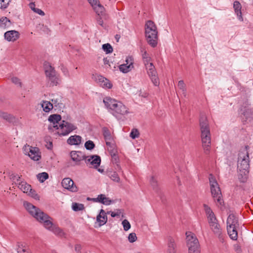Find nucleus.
Returning a JSON list of instances; mask_svg holds the SVG:
<instances>
[{"label":"nucleus","mask_w":253,"mask_h":253,"mask_svg":"<svg viewBox=\"0 0 253 253\" xmlns=\"http://www.w3.org/2000/svg\"><path fill=\"white\" fill-rule=\"evenodd\" d=\"M24 206L29 213L38 221L42 223L43 226L46 229L52 232L57 236L61 237L64 235V232L62 229L53 224L51 221V217L47 214L43 212L38 208L27 202H24Z\"/></svg>","instance_id":"obj_1"},{"label":"nucleus","mask_w":253,"mask_h":253,"mask_svg":"<svg viewBox=\"0 0 253 253\" xmlns=\"http://www.w3.org/2000/svg\"><path fill=\"white\" fill-rule=\"evenodd\" d=\"M248 146L242 148L238 154V177L241 182H245L248 178L249 172L250 161Z\"/></svg>","instance_id":"obj_2"},{"label":"nucleus","mask_w":253,"mask_h":253,"mask_svg":"<svg viewBox=\"0 0 253 253\" xmlns=\"http://www.w3.org/2000/svg\"><path fill=\"white\" fill-rule=\"evenodd\" d=\"M199 123L204 152L206 155H209L211 152V134L209 124L205 115H201Z\"/></svg>","instance_id":"obj_3"},{"label":"nucleus","mask_w":253,"mask_h":253,"mask_svg":"<svg viewBox=\"0 0 253 253\" xmlns=\"http://www.w3.org/2000/svg\"><path fill=\"white\" fill-rule=\"evenodd\" d=\"M145 37L147 42L152 47H155L158 43V31L154 22L151 20L146 22L145 25Z\"/></svg>","instance_id":"obj_4"},{"label":"nucleus","mask_w":253,"mask_h":253,"mask_svg":"<svg viewBox=\"0 0 253 253\" xmlns=\"http://www.w3.org/2000/svg\"><path fill=\"white\" fill-rule=\"evenodd\" d=\"M211 191L212 198L217 206H222L223 201L219 185L212 174L209 176Z\"/></svg>","instance_id":"obj_5"},{"label":"nucleus","mask_w":253,"mask_h":253,"mask_svg":"<svg viewBox=\"0 0 253 253\" xmlns=\"http://www.w3.org/2000/svg\"><path fill=\"white\" fill-rule=\"evenodd\" d=\"M186 235L188 253H200V244L195 235L191 232H187Z\"/></svg>","instance_id":"obj_6"},{"label":"nucleus","mask_w":253,"mask_h":253,"mask_svg":"<svg viewBox=\"0 0 253 253\" xmlns=\"http://www.w3.org/2000/svg\"><path fill=\"white\" fill-rule=\"evenodd\" d=\"M59 127L61 129V130L58 132L60 136H66L77 128L75 125L65 121H62Z\"/></svg>","instance_id":"obj_7"},{"label":"nucleus","mask_w":253,"mask_h":253,"mask_svg":"<svg viewBox=\"0 0 253 253\" xmlns=\"http://www.w3.org/2000/svg\"><path fill=\"white\" fill-rule=\"evenodd\" d=\"M111 113L116 118H119L121 116L128 114L129 111L126 107L119 101L111 112Z\"/></svg>","instance_id":"obj_8"},{"label":"nucleus","mask_w":253,"mask_h":253,"mask_svg":"<svg viewBox=\"0 0 253 253\" xmlns=\"http://www.w3.org/2000/svg\"><path fill=\"white\" fill-rule=\"evenodd\" d=\"M146 66L147 70V73L151 79L154 84L157 86L159 84V80L157 76V72L152 63L148 64Z\"/></svg>","instance_id":"obj_9"},{"label":"nucleus","mask_w":253,"mask_h":253,"mask_svg":"<svg viewBox=\"0 0 253 253\" xmlns=\"http://www.w3.org/2000/svg\"><path fill=\"white\" fill-rule=\"evenodd\" d=\"M101 158L98 155H92L86 156L85 160V163L89 167L92 166L93 168L96 169L100 165Z\"/></svg>","instance_id":"obj_10"},{"label":"nucleus","mask_w":253,"mask_h":253,"mask_svg":"<svg viewBox=\"0 0 253 253\" xmlns=\"http://www.w3.org/2000/svg\"><path fill=\"white\" fill-rule=\"evenodd\" d=\"M62 186L70 191L76 192L78 191L77 187L74 185V181L69 177L64 178L61 182Z\"/></svg>","instance_id":"obj_11"},{"label":"nucleus","mask_w":253,"mask_h":253,"mask_svg":"<svg viewBox=\"0 0 253 253\" xmlns=\"http://www.w3.org/2000/svg\"><path fill=\"white\" fill-rule=\"evenodd\" d=\"M95 80L103 88H111L112 87V84L107 79L101 75L96 76L95 77Z\"/></svg>","instance_id":"obj_12"},{"label":"nucleus","mask_w":253,"mask_h":253,"mask_svg":"<svg viewBox=\"0 0 253 253\" xmlns=\"http://www.w3.org/2000/svg\"><path fill=\"white\" fill-rule=\"evenodd\" d=\"M119 101L110 97H106L103 99V103L105 107L111 113L114 108L117 105Z\"/></svg>","instance_id":"obj_13"},{"label":"nucleus","mask_w":253,"mask_h":253,"mask_svg":"<svg viewBox=\"0 0 253 253\" xmlns=\"http://www.w3.org/2000/svg\"><path fill=\"white\" fill-rule=\"evenodd\" d=\"M19 33L15 30H11L6 32L4 34L5 40L8 42H14L19 38Z\"/></svg>","instance_id":"obj_14"},{"label":"nucleus","mask_w":253,"mask_h":253,"mask_svg":"<svg viewBox=\"0 0 253 253\" xmlns=\"http://www.w3.org/2000/svg\"><path fill=\"white\" fill-rule=\"evenodd\" d=\"M43 67L46 79L58 74L54 68L49 63L47 62H44Z\"/></svg>","instance_id":"obj_15"},{"label":"nucleus","mask_w":253,"mask_h":253,"mask_svg":"<svg viewBox=\"0 0 253 253\" xmlns=\"http://www.w3.org/2000/svg\"><path fill=\"white\" fill-rule=\"evenodd\" d=\"M0 117L9 123H12L14 125H17L18 123V119L17 118L7 113L0 111Z\"/></svg>","instance_id":"obj_16"},{"label":"nucleus","mask_w":253,"mask_h":253,"mask_svg":"<svg viewBox=\"0 0 253 253\" xmlns=\"http://www.w3.org/2000/svg\"><path fill=\"white\" fill-rule=\"evenodd\" d=\"M71 157L73 161L79 162L82 160L85 161L86 156L81 151H72Z\"/></svg>","instance_id":"obj_17"},{"label":"nucleus","mask_w":253,"mask_h":253,"mask_svg":"<svg viewBox=\"0 0 253 253\" xmlns=\"http://www.w3.org/2000/svg\"><path fill=\"white\" fill-rule=\"evenodd\" d=\"M107 212L103 209L100 211L99 214L96 217V220L99 223V226L104 225L107 221Z\"/></svg>","instance_id":"obj_18"},{"label":"nucleus","mask_w":253,"mask_h":253,"mask_svg":"<svg viewBox=\"0 0 253 253\" xmlns=\"http://www.w3.org/2000/svg\"><path fill=\"white\" fill-rule=\"evenodd\" d=\"M166 253H177V246L175 240L171 237L169 238Z\"/></svg>","instance_id":"obj_19"},{"label":"nucleus","mask_w":253,"mask_h":253,"mask_svg":"<svg viewBox=\"0 0 253 253\" xmlns=\"http://www.w3.org/2000/svg\"><path fill=\"white\" fill-rule=\"evenodd\" d=\"M233 226V227H239L238 219L236 216L231 213L229 215L227 219V226Z\"/></svg>","instance_id":"obj_20"},{"label":"nucleus","mask_w":253,"mask_h":253,"mask_svg":"<svg viewBox=\"0 0 253 253\" xmlns=\"http://www.w3.org/2000/svg\"><path fill=\"white\" fill-rule=\"evenodd\" d=\"M31 150L29 154H28V156L32 160L35 161H39L41 158L39 149L38 147H35Z\"/></svg>","instance_id":"obj_21"},{"label":"nucleus","mask_w":253,"mask_h":253,"mask_svg":"<svg viewBox=\"0 0 253 253\" xmlns=\"http://www.w3.org/2000/svg\"><path fill=\"white\" fill-rule=\"evenodd\" d=\"M61 120V116L58 114H53L49 116L48 120L53 125V127L56 129H59V127L58 126L57 124Z\"/></svg>","instance_id":"obj_22"},{"label":"nucleus","mask_w":253,"mask_h":253,"mask_svg":"<svg viewBox=\"0 0 253 253\" xmlns=\"http://www.w3.org/2000/svg\"><path fill=\"white\" fill-rule=\"evenodd\" d=\"M82 138L80 135L71 136L67 139V143L71 145H78L81 143Z\"/></svg>","instance_id":"obj_23"},{"label":"nucleus","mask_w":253,"mask_h":253,"mask_svg":"<svg viewBox=\"0 0 253 253\" xmlns=\"http://www.w3.org/2000/svg\"><path fill=\"white\" fill-rule=\"evenodd\" d=\"M62 97L59 95L54 97L51 99V103L53 107L54 106L57 109H61L63 107V104L62 102Z\"/></svg>","instance_id":"obj_24"},{"label":"nucleus","mask_w":253,"mask_h":253,"mask_svg":"<svg viewBox=\"0 0 253 253\" xmlns=\"http://www.w3.org/2000/svg\"><path fill=\"white\" fill-rule=\"evenodd\" d=\"M237 228L238 227H233V226H227V230L228 232V234L229 235L230 238L233 240H236L238 237V232L237 231Z\"/></svg>","instance_id":"obj_25"},{"label":"nucleus","mask_w":253,"mask_h":253,"mask_svg":"<svg viewBox=\"0 0 253 253\" xmlns=\"http://www.w3.org/2000/svg\"><path fill=\"white\" fill-rule=\"evenodd\" d=\"M211 229L215 234L218 236L219 238L221 237V229L219 224L217 221L210 224Z\"/></svg>","instance_id":"obj_26"},{"label":"nucleus","mask_w":253,"mask_h":253,"mask_svg":"<svg viewBox=\"0 0 253 253\" xmlns=\"http://www.w3.org/2000/svg\"><path fill=\"white\" fill-rule=\"evenodd\" d=\"M47 81L50 86H52L57 85V84H59L60 82H61L59 75L58 74H56L53 76L47 78Z\"/></svg>","instance_id":"obj_27"},{"label":"nucleus","mask_w":253,"mask_h":253,"mask_svg":"<svg viewBox=\"0 0 253 253\" xmlns=\"http://www.w3.org/2000/svg\"><path fill=\"white\" fill-rule=\"evenodd\" d=\"M233 7L234 8L235 12L238 16V19L241 21H243V18L242 17L241 12L242 7L240 3L238 1H234L233 4Z\"/></svg>","instance_id":"obj_28"},{"label":"nucleus","mask_w":253,"mask_h":253,"mask_svg":"<svg viewBox=\"0 0 253 253\" xmlns=\"http://www.w3.org/2000/svg\"><path fill=\"white\" fill-rule=\"evenodd\" d=\"M250 105V104L249 103L248 101H246L244 102L241 107V111L242 114L246 116V117H248V114L252 112V110L249 108V106Z\"/></svg>","instance_id":"obj_29"},{"label":"nucleus","mask_w":253,"mask_h":253,"mask_svg":"<svg viewBox=\"0 0 253 253\" xmlns=\"http://www.w3.org/2000/svg\"><path fill=\"white\" fill-rule=\"evenodd\" d=\"M16 184L18 185V187L24 193H28L29 189H30V188L31 187L30 185L27 184L24 181L19 182L16 183Z\"/></svg>","instance_id":"obj_30"},{"label":"nucleus","mask_w":253,"mask_h":253,"mask_svg":"<svg viewBox=\"0 0 253 253\" xmlns=\"http://www.w3.org/2000/svg\"><path fill=\"white\" fill-rule=\"evenodd\" d=\"M41 107L45 112H49L53 108L51 102L48 101H42L41 103Z\"/></svg>","instance_id":"obj_31"},{"label":"nucleus","mask_w":253,"mask_h":253,"mask_svg":"<svg viewBox=\"0 0 253 253\" xmlns=\"http://www.w3.org/2000/svg\"><path fill=\"white\" fill-rule=\"evenodd\" d=\"M10 20L6 17H2L0 18V27L5 28L11 25Z\"/></svg>","instance_id":"obj_32"},{"label":"nucleus","mask_w":253,"mask_h":253,"mask_svg":"<svg viewBox=\"0 0 253 253\" xmlns=\"http://www.w3.org/2000/svg\"><path fill=\"white\" fill-rule=\"evenodd\" d=\"M150 183L153 189L156 192L159 191V187L157 178L154 175H152L150 179Z\"/></svg>","instance_id":"obj_33"},{"label":"nucleus","mask_w":253,"mask_h":253,"mask_svg":"<svg viewBox=\"0 0 253 253\" xmlns=\"http://www.w3.org/2000/svg\"><path fill=\"white\" fill-rule=\"evenodd\" d=\"M133 68V65H126L125 64H122L120 65L119 66V69L120 71L124 73H126L130 71L131 70V69Z\"/></svg>","instance_id":"obj_34"},{"label":"nucleus","mask_w":253,"mask_h":253,"mask_svg":"<svg viewBox=\"0 0 253 253\" xmlns=\"http://www.w3.org/2000/svg\"><path fill=\"white\" fill-rule=\"evenodd\" d=\"M93 9L98 15H102L104 11V7L99 2L93 7Z\"/></svg>","instance_id":"obj_35"},{"label":"nucleus","mask_w":253,"mask_h":253,"mask_svg":"<svg viewBox=\"0 0 253 253\" xmlns=\"http://www.w3.org/2000/svg\"><path fill=\"white\" fill-rule=\"evenodd\" d=\"M17 252L18 253H30L27 247L19 243H18Z\"/></svg>","instance_id":"obj_36"},{"label":"nucleus","mask_w":253,"mask_h":253,"mask_svg":"<svg viewBox=\"0 0 253 253\" xmlns=\"http://www.w3.org/2000/svg\"><path fill=\"white\" fill-rule=\"evenodd\" d=\"M142 59L145 64L146 66L148 64L151 63V58L147 53L146 51H144L142 53Z\"/></svg>","instance_id":"obj_37"},{"label":"nucleus","mask_w":253,"mask_h":253,"mask_svg":"<svg viewBox=\"0 0 253 253\" xmlns=\"http://www.w3.org/2000/svg\"><path fill=\"white\" fill-rule=\"evenodd\" d=\"M37 178L41 182H43L45 180L48 179V174L45 172L40 173L37 175Z\"/></svg>","instance_id":"obj_38"},{"label":"nucleus","mask_w":253,"mask_h":253,"mask_svg":"<svg viewBox=\"0 0 253 253\" xmlns=\"http://www.w3.org/2000/svg\"><path fill=\"white\" fill-rule=\"evenodd\" d=\"M84 208V205L82 204L73 203L72 204V209L75 211H82Z\"/></svg>","instance_id":"obj_39"},{"label":"nucleus","mask_w":253,"mask_h":253,"mask_svg":"<svg viewBox=\"0 0 253 253\" xmlns=\"http://www.w3.org/2000/svg\"><path fill=\"white\" fill-rule=\"evenodd\" d=\"M103 136H104L105 140H112V136H111V133H110V131H109V130L108 128L104 127V128H103Z\"/></svg>","instance_id":"obj_40"},{"label":"nucleus","mask_w":253,"mask_h":253,"mask_svg":"<svg viewBox=\"0 0 253 253\" xmlns=\"http://www.w3.org/2000/svg\"><path fill=\"white\" fill-rule=\"evenodd\" d=\"M102 49L106 52L108 54L113 52V47L110 43H105L102 45Z\"/></svg>","instance_id":"obj_41"},{"label":"nucleus","mask_w":253,"mask_h":253,"mask_svg":"<svg viewBox=\"0 0 253 253\" xmlns=\"http://www.w3.org/2000/svg\"><path fill=\"white\" fill-rule=\"evenodd\" d=\"M11 0H0V8L6 9L9 5Z\"/></svg>","instance_id":"obj_42"},{"label":"nucleus","mask_w":253,"mask_h":253,"mask_svg":"<svg viewBox=\"0 0 253 253\" xmlns=\"http://www.w3.org/2000/svg\"><path fill=\"white\" fill-rule=\"evenodd\" d=\"M84 147L88 150H91L95 147L94 142L91 140H88L85 142Z\"/></svg>","instance_id":"obj_43"},{"label":"nucleus","mask_w":253,"mask_h":253,"mask_svg":"<svg viewBox=\"0 0 253 253\" xmlns=\"http://www.w3.org/2000/svg\"><path fill=\"white\" fill-rule=\"evenodd\" d=\"M139 136V132L137 129L133 128L130 133V137L132 139H135L138 138Z\"/></svg>","instance_id":"obj_44"},{"label":"nucleus","mask_w":253,"mask_h":253,"mask_svg":"<svg viewBox=\"0 0 253 253\" xmlns=\"http://www.w3.org/2000/svg\"><path fill=\"white\" fill-rule=\"evenodd\" d=\"M105 195L104 194H100L96 198H92L91 200L94 202H99L102 204V202L104 200Z\"/></svg>","instance_id":"obj_45"},{"label":"nucleus","mask_w":253,"mask_h":253,"mask_svg":"<svg viewBox=\"0 0 253 253\" xmlns=\"http://www.w3.org/2000/svg\"><path fill=\"white\" fill-rule=\"evenodd\" d=\"M178 86L182 91L184 96L186 95V88L184 82L183 81H179L178 83Z\"/></svg>","instance_id":"obj_46"},{"label":"nucleus","mask_w":253,"mask_h":253,"mask_svg":"<svg viewBox=\"0 0 253 253\" xmlns=\"http://www.w3.org/2000/svg\"><path fill=\"white\" fill-rule=\"evenodd\" d=\"M122 225L125 231L128 230L131 227L130 223L126 219H125L122 221Z\"/></svg>","instance_id":"obj_47"},{"label":"nucleus","mask_w":253,"mask_h":253,"mask_svg":"<svg viewBox=\"0 0 253 253\" xmlns=\"http://www.w3.org/2000/svg\"><path fill=\"white\" fill-rule=\"evenodd\" d=\"M208 222L210 224L213 223V222L217 221V220L215 216L214 213L207 216Z\"/></svg>","instance_id":"obj_48"},{"label":"nucleus","mask_w":253,"mask_h":253,"mask_svg":"<svg viewBox=\"0 0 253 253\" xmlns=\"http://www.w3.org/2000/svg\"><path fill=\"white\" fill-rule=\"evenodd\" d=\"M28 194L31 196L32 197L34 198L36 200H39L40 197L36 193L35 191L32 189L31 187L30 189L29 190Z\"/></svg>","instance_id":"obj_49"},{"label":"nucleus","mask_w":253,"mask_h":253,"mask_svg":"<svg viewBox=\"0 0 253 253\" xmlns=\"http://www.w3.org/2000/svg\"><path fill=\"white\" fill-rule=\"evenodd\" d=\"M128 239L130 243L134 242L137 239L136 234L135 233H130L128 236Z\"/></svg>","instance_id":"obj_50"},{"label":"nucleus","mask_w":253,"mask_h":253,"mask_svg":"<svg viewBox=\"0 0 253 253\" xmlns=\"http://www.w3.org/2000/svg\"><path fill=\"white\" fill-rule=\"evenodd\" d=\"M122 211L121 210H120V209H117L116 212H113V211H108L107 212V214H110V213L112 217H115L116 216L120 215V214L122 213Z\"/></svg>","instance_id":"obj_51"},{"label":"nucleus","mask_w":253,"mask_h":253,"mask_svg":"<svg viewBox=\"0 0 253 253\" xmlns=\"http://www.w3.org/2000/svg\"><path fill=\"white\" fill-rule=\"evenodd\" d=\"M110 178L113 181L117 182H119L120 180L119 175L116 172H114L113 173L111 174Z\"/></svg>","instance_id":"obj_52"},{"label":"nucleus","mask_w":253,"mask_h":253,"mask_svg":"<svg viewBox=\"0 0 253 253\" xmlns=\"http://www.w3.org/2000/svg\"><path fill=\"white\" fill-rule=\"evenodd\" d=\"M204 208L207 216L213 213L211 208L206 204H204Z\"/></svg>","instance_id":"obj_53"},{"label":"nucleus","mask_w":253,"mask_h":253,"mask_svg":"<svg viewBox=\"0 0 253 253\" xmlns=\"http://www.w3.org/2000/svg\"><path fill=\"white\" fill-rule=\"evenodd\" d=\"M33 148V147L30 146L29 145H25L23 148L24 153L26 155H28V154L32 151L31 150Z\"/></svg>","instance_id":"obj_54"},{"label":"nucleus","mask_w":253,"mask_h":253,"mask_svg":"<svg viewBox=\"0 0 253 253\" xmlns=\"http://www.w3.org/2000/svg\"><path fill=\"white\" fill-rule=\"evenodd\" d=\"M11 80L13 84H14L16 85H18L20 87H21L22 83H21L20 79H19L18 78L12 77Z\"/></svg>","instance_id":"obj_55"},{"label":"nucleus","mask_w":253,"mask_h":253,"mask_svg":"<svg viewBox=\"0 0 253 253\" xmlns=\"http://www.w3.org/2000/svg\"><path fill=\"white\" fill-rule=\"evenodd\" d=\"M234 249L236 253H242V252L241 246L238 244H236L234 245Z\"/></svg>","instance_id":"obj_56"},{"label":"nucleus","mask_w":253,"mask_h":253,"mask_svg":"<svg viewBox=\"0 0 253 253\" xmlns=\"http://www.w3.org/2000/svg\"><path fill=\"white\" fill-rule=\"evenodd\" d=\"M113 201H112L109 198H107L105 196V197L104 198V200L102 202V204L108 206L111 205Z\"/></svg>","instance_id":"obj_57"},{"label":"nucleus","mask_w":253,"mask_h":253,"mask_svg":"<svg viewBox=\"0 0 253 253\" xmlns=\"http://www.w3.org/2000/svg\"><path fill=\"white\" fill-rule=\"evenodd\" d=\"M11 178L13 180H15V184H16V183H18L19 182H20V176L17 174L16 175H11Z\"/></svg>","instance_id":"obj_58"},{"label":"nucleus","mask_w":253,"mask_h":253,"mask_svg":"<svg viewBox=\"0 0 253 253\" xmlns=\"http://www.w3.org/2000/svg\"><path fill=\"white\" fill-rule=\"evenodd\" d=\"M126 63L125 64L126 65H133V59L131 57H127L126 59Z\"/></svg>","instance_id":"obj_59"},{"label":"nucleus","mask_w":253,"mask_h":253,"mask_svg":"<svg viewBox=\"0 0 253 253\" xmlns=\"http://www.w3.org/2000/svg\"><path fill=\"white\" fill-rule=\"evenodd\" d=\"M113 163H117L118 162V157L116 153L111 154Z\"/></svg>","instance_id":"obj_60"},{"label":"nucleus","mask_w":253,"mask_h":253,"mask_svg":"<svg viewBox=\"0 0 253 253\" xmlns=\"http://www.w3.org/2000/svg\"><path fill=\"white\" fill-rule=\"evenodd\" d=\"M34 11L42 16H43L45 14L44 12L42 10L38 8L34 9Z\"/></svg>","instance_id":"obj_61"},{"label":"nucleus","mask_w":253,"mask_h":253,"mask_svg":"<svg viewBox=\"0 0 253 253\" xmlns=\"http://www.w3.org/2000/svg\"><path fill=\"white\" fill-rule=\"evenodd\" d=\"M87 1L92 7L99 2L98 0H87Z\"/></svg>","instance_id":"obj_62"},{"label":"nucleus","mask_w":253,"mask_h":253,"mask_svg":"<svg viewBox=\"0 0 253 253\" xmlns=\"http://www.w3.org/2000/svg\"><path fill=\"white\" fill-rule=\"evenodd\" d=\"M82 247L80 244H77L75 245V250L76 252H81Z\"/></svg>","instance_id":"obj_63"},{"label":"nucleus","mask_w":253,"mask_h":253,"mask_svg":"<svg viewBox=\"0 0 253 253\" xmlns=\"http://www.w3.org/2000/svg\"><path fill=\"white\" fill-rule=\"evenodd\" d=\"M97 23H98V24H99L100 25L103 26V21L102 18L100 17H98L97 18Z\"/></svg>","instance_id":"obj_64"}]
</instances>
